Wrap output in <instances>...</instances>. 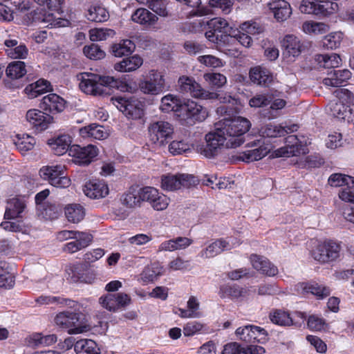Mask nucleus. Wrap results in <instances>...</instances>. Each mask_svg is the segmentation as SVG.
Here are the masks:
<instances>
[{
	"label": "nucleus",
	"instance_id": "nucleus-35",
	"mask_svg": "<svg viewBox=\"0 0 354 354\" xmlns=\"http://www.w3.org/2000/svg\"><path fill=\"white\" fill-rule=\"evenodd\" d=\"M315 60L320 68H335L342 64V59L339 55L332 53L330 55L318 54L315 56Z\"/></svg>",
	"mask_w": 354,
	"mask_h": 354
},
{
	"label": "nucleus",
	"instance_id": "nucleus-24",
	"mask_svg": "<svg viewBox=\"0 0 354 354\" xmlns=\"http://www.w3.org/2000/svg\"><path fill=\"white\" fill-rule=\"evenodd\" d=\"M83 190L86 196L93 199L104 198L109 194L107 185L97 180L87 182Z\"/></svg>",
	"mask_w": 354,
	"mask_h": 354
},
{
	"label": "nucleus",
	"instance_id": "nucleus-34",
	"mask_svg": "<svg viewBox=\"0 0 354 354\" xmlns=\"http://www.w3.org/2000/svg\"><path fill=\"white\" fill-rule=\"evenodd\" d=\"M143 60L139 55H135L122 59V61L115 63V70L120 72H130L136 71L142 66Z\"/></svg>",
	"mask_w": 354,
	"mask_h": 354
},
{
	"label": "nucleus",
	"instance_id": "nucleus-26",
	"mask_svg": "<svg viewBox=\"0 0 354 354\" xmlns=\"http://www.w3.org/2000/svg\"><path fill=\"white\" fill-rule=\"evenodd\" d=\"M269 8L278 21H286L292 14L290 5L285 0H274L269 3Z\"/></svg>",
	"mask_w": 354,
	"mask_h": 354
},
{
	"label": "nucleus",
	"instance_id": "nucleus-16",
	"mask_svg": "<svg viewBox=\"0 0 354 354\" xmlns=\"http://www.w3.org/2000/svg\"><path fill=\"white\" fill-rule=\"evenodd\" d=\"M308 152L306 143H304L297 136L290 135L285 138V146L277 151L278 156H297Z\"/></svg>",
	"mask_w": 354,
	"mask_h": 354
},
{
	"label": "nucleus",
	"instance_id": "nucleus-12",
	"mask_svg": "<svg viewBox=\"0 0 354 354\" xmlns=\"http://www.w3.org/2000/svg\"><path fill=\"white\" fill-rule=\"evenodd\" d=\"M114 101L117 108L128 118L138 120L144 115V105L142 102L135 97H118L115 98Z\"/></svg>",
	"mask_w": 354,
	"mask_h": 354
},
{
	"label": "nucleus",
	"instance_id": "nucleus-50",
	"mask_svg": "<svg viewBox=\"0 0 354 354\" xmlns=\"http://www.w3.org/2000/svg\"><path fill=\"white\" fill-rule=\"evenodd\" d=\"M17 149L21 153H24L28 151L32 150L35 145V139L28 135H23L20 137L19 135L17 136L16 140L14 142Z\"/></svg>",
	"mask_w": 354,
	"mask_h": 354
},
{
	"label": "nucleus",
	"instance_id": "nucleus-5",
	"mask_svg": "<svg viewBox=\"0 0 354 354\" xmlns=\"http://www.w3.org/2000/svg\"><path fill=\"white\" fill-rule=\"evenodd\" d=\"M207 109L197 102L187 100L183 101L178 117L187 125H193L196 122H203L207 117Z\"/></svg>",
	"mask_w": 354,
	"mask_h": 354
},
{
	"label": "nucleus",
	"instance_id": "nucleus-10",
	"mask_svg": "<svg viewBox=\"0 0 354 354\" xmlns=\"http://www.w3.org/2000/svg\"><path fill=\"white\" fill-rule=\"evenodd\" d=\"M196 184L195 177L187 174H168L161 177V187L164 190L174 191L181 187L189 188Z\"/></svg>",
	"mask_w": 354,
	"mask_h": 354
},
{
	"label": "nucleus",
	"instance_id": "nucleus-29",
	"mask_svg": "<svg viewBox=\"0 0 354 354\" xmlns=\"http://www.w3.org/2000/svg\"><path fill=\"white\" fill-rule=\"evenodd\" d=\"M63 210V206L55 202H48L45 205L39 206L37 210L39 216L46 220H55L59 217Z\"/></svg>",
	"mask_w": 354,
	"mask_h": 354
},
{
	"label": "nucleus",
	"instance_id": "nucleus-61",
	"mask_svg": "<svg viewBox=\"0 0 354 354\" xmlns=\"http://www.w3.org/2000/svg\"><path fill=\"white\" fill-rule=\"evenodd\" d=\"M328 26L324 23L306 22L303 25V28L305 32L314 33V34H322L325 33L328 30Z\"/></svg>",
	"mask_w": 354,
	"mask_h": 354
},
{
	"label": "nucleus",
	"instance_id": "nucleus-45",
	"mask_svg": "<svg viewBox=\"0 0 354 354\" xmlns=\"http://www.w3.org/2000/svg\"><path fill=\"white\" fill-rule=\"evenodd\" d=\"M86 17L91 21L101 23L109 19V13L104 7L93 6L88 9Z\"/></svg>",
	"mask_w": 354,
	"mask_h": 354
},
{
	"label": "nucleus",
	"instance_id": "nucleus-63",
	"mask_svg": "<svg viewBox=\"0 0 354 354\" xmlns=\"http://www.w3.org/2000/svg\"><path fill=\"white\" fill-rule=\"evenodd\" d=\"M185 51L190 55H195L204 51L206 46L202 43L195 41H187L183 45Z\"/></svg>",
	"mask_w": 354,
	"mask_h": 354
},
{
	"label": "nucleus",
	"instance_id": "nucleus-9",
	"mask_svg": "<svg viewBox=\"0 0 354 354\" xmlns=\"http://www.w3.org/2000/svg\"><path fill=\"white\" fill-rule=\"evenodd\" d=\"M98 154L99 149L93 145L84 147L73 145L69 149V156L73 158V162L80 166H88L96 160Z\"/></svg>",
	"mask_w": 354,
	"mask_h": 354
},
{
	"label": "nucleus",
	"instance_id": "nucleus-52",
	"mask_svg": "<svg viewBox=\"0 0 354 354\" xmlns=\"http://www.w3.org/2000/svg\"><path fill=\"white\" fill-rule=\"evenodd\" d=\"M6 263H0V287L11 288L15 283V277L6 267Z\"/></svg>",
	"mask_w": 354,
	"mask_h": 354
},
{
	"label": "nucleus",
	"instance_id": "nucleus-38",
	"mask_svg": "<svg viewBox=\"0 0 354 354\" xmlns=\"http://www.w3.org/2000/svg\"><path fill=\"white\" fill-rule=\"evenodd\" d=\"M136 48L135 44L130 39H123L111 46L112 54L115 57L129 56Z\"/></svg>",
	"mask_w": 354,
	"mask_h": 354
},
{
	"label": "nucleus",
	"instance_id": "nucleus-39",
	"mask_svg": "<svg viewBox=\"0 0 354 354\" xmlns=\"http://www.w3.org/2000/svg\"><path fill=\"white\" fill-rule=\"evenodd\" d=\"M50 89V83L48 80L39 79L37 82L28 85L25 91L29 97L35 98Z\"/></svg>",
	"mask_w": 354,
	"mask_h": 354
},
{
	"label": "nucleus",
	"instance_id": "nucleus-31",
	"mask_svg": "<svg viewBox=\"0 0 354 354\" xmlns=\"http://www.w3.org/2000/svg\"><path fill=\"white\" fill-rule=\"evenodd\" d=\"M283 46L286 53L293 57H298L306 47L298 37L290 35L285 37Z\"/></svg>",
	"mask_w": 354,
	"mask_h": 354
},
{
	"label": "nucleus",
	"instance_id": "nucleus-41",
	"mask_svg": "<svg viewBox=\"0 0 354 354\" xmlns=\"http://www.w3.org/2000/svg\"><path fill=\"white\" fill-rule=\"evenodd\" d=\"M80 133L83 138L90 137L97 140L104 139L107 136V133L104 131V127L95 123L81 128Z\"/></svg>",
	"mask_w": 354,
	"mask_h": 354
},
{
	"label": "nucleus",
	"instance_id": "nucleus-6",
	"mask_svg": "<svg viewBox=\"0 0 354 354\" xmlns=\"http://www.w3.org/2000/svg\"><path fill=\"white\" fill-rule=\"evenodd\" d=\"M39 176L45 180L58 188H66L71 185V180L66 176L65 167L62 165L43 167L39 169Z\"/></svg>",
	"mask_w": 354,
	"mask_h": 354
},
{
	"label": "nucleus",
	"instance_id": "nucleus-20",
	"mask_svg": "<svg viewBox=\"0 0 354 354\" xmlns=\"http://www.w3.org/2000/svg\"><path fill=\"white\" fill-rule=\"evenodd\" d=\"M66 101L56 93H49L44 96L40 102L41 109L49 113L62 112L66 108Z\"/></svg>",
	"mask_w": 354,
	"mask_h": 354
},
{
	"label": "nucleus",
	"instance_id": "nucleus-14",
	"mask_svg": "<svg viewBox=\"0 0 354 354\" xmlns=\"http://www.w3.org/2000/svg\"><path fill=\"white\" fill-rule=\"evenodd\" d=\"M226 140L227 137L223 135L219 130L215 129L214 132L206 134L205 144L200 147L201 153L208 158L216 156Z\"/></svg>",
	"mask_w": 354,
	"mask_h": 354
},
{
	"label": "nucleus",
	"instance_id": "nucleus-56",
	"mask_svg": "<svg viewBox=\"0 0 354 354\" xmlns=\"http://www.w3.org/2000/svg\"><path fill=\"white\" fill-rule=\"evenodd\" d=\"M84 55L93 60L101 59L105 57V53L101 48L95 44H91L88 46H85L83 48Z\"/></svg>",
	"mask_w": 354,
	"mask_h": 354
},
{
	"label": "nucleus",
	"instance_id": "nucleus-28",
	"mask_svg": "<svg viewBox=\"0 0 354 354\" xmlns=\"http://www.w3.org/2000/svg\"><path fill=\"white\" fill-rule=\"evenodd\" d=\"M26 207V204L24 198H11L8 202L4 217L8 219L22 218Z\"/></svg>",
	"mask_w": 354,
	"mask_h": 354
},
{
	"label": "nucleus",
	"instance_id": "nucleus-42",
	"mask_svg": "<svg viewBox=\"0 0 354 354\" xmlns=\"http://www.w3.org/2000/svg\"><path fill=\"white\" fill-rule=\"evenodd\" d=\"M176 1L183 3L190 8H194L189 12L188 17H202L209 13L210 9L207 6H201V0H176Z\"/></svg>",
	"mask_w": 354,
	"mask_h": 354
},
{
	"label": "nucleus",
	"instance_id": "nucleus-62",
	"mask_svg": "<svg viewBox=\"0 0 354 354\" xmlns=\"http://www.w3.org/2000/svg\"><path fill=\"white\" fill-rule=\"evenodd\" d=\"M239 28L250 35H254L263 31V27L255 21H245L240 25Z\"/></svg>",
	"mask_w": 354,
	"mask_h": 354
},
{
	"label": "nucleus",
	"instance_id": "nucleus-21",
	"mask_svg": "<svg viewBox=\"0 0 354 354\" xmlns=\"http://www.w3.org/2000/svg\"><path fill=\"white\" fill-rule=\"evenodd\" d=\"M306 314L303 312L296 311L293 317H291L288 312L282 310H275L270 314L271 322L280 326H290L297 324L295 322L296 317L299 318L302 323L306 319Z\"/></svg>",
	"mask_w": 354,
	"mask_h": 354
},
{
	"label": "nucleus",
	"instance_id": "nucleus-30",
	"mask_svg": "<svg viewBox=\"0 0 354 354\" xmlns=\"http://www.w3.org/2000/svg\"><path fill=\"white\" fill-rule=\"evenodd\" d=\"M230 243L223 239H216L205 249L202 250L199 255L202 258H212L226 250H230Z\"/></svg>",
	"mask_w": 354,
	"mask_h": 354
},
{
	"label": "nucleus",
	"instance_id": "nucleus-3",
	"mask_svg": "<svg viewBox=\"0 0 354 354\" xmlns=\"http://www.w3.org/2000/svg\"><path fill=\"white\" fill-rule=\"evenodd\" d=\"M71 310L59 313L55 317V323L62 328L66 329L69 334L86 332L91 327L87 324L86 315L80 310V306L69 307Z\"/></svg>",
	"mask_w": 354,
	"mask_h": 354
},
{
	"label": "nucleus",
	"instance_id": "nucleus-44",
	"mask_svg": "<svg viewBox=\"0 0 354 354\" xmlns=\"http://www.w3.org/2000/svg\"><path fill=\"white\" fill-rule=\"evenodd\" d=\"M36 302L39 304H59L68 307H75L77 301L62 297L41 295L36 299Z\"/></svg>",
	"mask_w": 354,
	"mask_h": 354
},
{
	"label": "nucleus",
	"instance_id": "nucleus-33",
	"mask_svg": "<svg viewBox=\"0 0 354 354\" xmlns=\"http://www.w3.org/2000/svg\"><path fill=\"white\" fill-rule=\"evenodd\" d=\"M121 203L127 208H134L140 206L141 201L139 189L137 186L130 187L120 196Z\"/></svg>",
	"mask_w": 354,
	"mask_h": 354
},
{
	"label": "nucleus",
	"instance_id": "nucleus-37",
	"mask_svg": "<svg viewBox=\"0 0 354 354\" xmlns=\"http://www.w3.org/2000/svg\"><path fill=\"white\" fill-rule=\"evenodd\" d=\"M64 212L67 220L73 223L80 222L85 216V210L80 204H68L64 207Z\"/></svg>",
	"mask_w": 354,
	"mask_h": 354
},
{
	"label": "nucleus",
	"instance_id": "nucleus-48",
	"mask_svg": "<svg viewBox=\"0 0 354 354\" xmlns=\"http://www.w3.org/2000/svg\"><path fill=\"white\" fill-rule=\"evenodd\" d=\"M140 3L147 6L160 17H167L168 10L166 7V0H136Z\"/></svg>",
	"mask_w": 354,
	"mask_h": 354
},
{
	"label": "nucleus",
	"instance_id": "nucleus-57",
	"mask_svg": "<svg viewBox=\"0 0 354 354\" xmlns=\"http://www.w3.org/2000/svg\"><path fill=\"white\" fill-rule=\"evenodd\" d=\"M162 274V268L158 264L153 263L145 268L142 273V278L145 281H153Z\"/></svg>",
	"mask_w": 354,
	"mask_h": 354
},
{
	"label": "nucleus",
	"instance_id": "nucleus-22",
	"mask_svg": "<svg viewBox=\"0 0 354 354\" xmlns=\"http://www.w3.org/2000/svg\"><path fill=\"white\" fill-rule=\"evenodd\" d=\"M249 290L236 283H225L219 287L218 295L221 299L236 300L248 295Z\"/></svg>",
	"mask_w": 354,
	"mask_h": 354
},
{
	"label": "nucleus",
	"instance_id": "nucleus-60",
	"mask_svg": "<svg viewBox=\"0 0 354 354\" xmlns=\"http://www.w3.org/2000/svg\"><path fill=\"white\" fill-rule=\"evenodd\" d=\"M272 97L268 94H257L252 97L249 101V104L252 107H263L270 104Z\"/></svg>",
	"mask_w": 354,
	"mask_h": 354
},
{
	"label": "nucleus",
	"instance_id": "nucleus-43",
	"mask_svg": "<svg viewBox=\"0 0 354 354\" xmlns=\"http://www.w3.org/2000/svg\"><path fill=\"white\" fill-rule=\"evenodd\" d=\"M303 290L306 293H311L319 299H322L330 294L328 287L319 285L315 282L303 283Z\"/></svg>",
	"mask_w": 354,
	"mask_h": 354
},
{
	"label": "nucleus",
	"instance_id": "nucleus-8",
	"mask_svg": "<svg viewBox=\"0 0 354 354\" xmlns=\"http://www.w3.org/2000/svg\"><path fill=\"white\" fill-rule=\"evenodd\" d=\"M337 8V3L321 0H303L299 6V10L302 13L322 17L334 13Z\"/></svg>",
	"mask_w": 354,
	"mask_h": 354
},
{
	"label": "nucleus",
	"instance_id": "nucleus-64",
	"mask_svg": "<svg viewBox=\"0 0 354 354\" xmlns=\"http://www.w3.org/2000/svg\"><path fill=\"white\" fill-rule=\"evenodd\" d=\"M307 325L309 329L315 331H321L324 329L326 321L324 319L315 315H310L307 320Z\"/></svg>",
	"mask_w": 354,
	"mask_h": 354
},
{
	"label": "nucleus",
	"instance_id": "nucleus-40",
	"mask_svg": "<svg viewBox=\"0 0 354 354\" xmlns=\"http://www.w3.org/2000/svg\"><path fill=\"white\" fill-rule=\"evenodd\" d=\"M182 104L183 102L180 99L169 94L162 98L160 108L164 112L174 111L178 115L181 111Z\"/></svg>",
	"mask_w": 354,
	"mask_h": 354
},
{
	"label": "nucleus",
	"instance_id": "nucleus-17",
	"mask_svg": "<svg viewBox=\"0 0 354 354\" xmlns=\"http://www.w3.org/2000/svg\"><path fill=\"white\" fill-rule=\"evenodd\" d=\"M165 80L162 74L155 70H151L145 80L140 83V90L146 93L157 95L164 89Z\"/></svg>",
	"mask_w": 354,
	"mask_h": 354
},
{
	"label": "nucleus",
	"instance_id": "nucleus-51",
	"mask_svg": "<svg viewBox=\"0 0 354 354\" xmlns=\"http://www.w3.org/2000/svg\"><path fill=\"white\" fill-rule=\"evenodd\" d=\"M328 111L330 115L339 120H344L348 106L339 101H331L328 103Z\"/></svg>",
	"mask_w": 354,
	"mask_h": 354
},
{
	"label": "nucleus",
	"instance_id": "nucleus-49",
	"mask_svg": "<svg viewBox=\"0 0 354 354\" xmlns=\"http://www.w3.org/2000/svg\"><path fill=\"white\" fill-rule=\"evenodd\" d=\"M57 340V337L55 334L44 335L41 333H35L30 336L29 344L33 346H50L55 343Z\"/></svg>",
	"mask_w": 354,
	"mask_h": 354
},
{
	"label": "nucleus",
	"instance_id": "nucleus-4",
	"mask_svg": "<svg viewBox=\"0 0 354 354\" xmlns=\"http://www.w3.org/2000/svg\"><path fill=\"white\" fill-rule=\"evenodd\" d=\"M194 23L200 28L207 27L205 37L213 43H225L227 37L234 33V28L231 26L227 20L221 17L213 18L206 21L199 20Z\"/></svg>",
	"mask_w": 354,
	"mask_h": 354
},
{
	"label": "nucleus",
	"instance_id": "nucleus-7",
	"mask_svg": "<svg viewBox=\"0 0 354 354\" xmlns=\"http://www.w3.org/2000/svg\"><path fill=\"white\" fill-rule=\"evenodd\" d=\"M179 91L182 93H189L195 98L202 100H214L218 97L215 92L203 89L193 77L181 76L178 81Z\"/></svg>",
	"mask_w": 354,
	"mask_h": 354
},
{
	"label": "nucleus",
	"instance_id": "nucleus-53",
	"mask_svg": "<svg viewBox=\"0 0 354 354\" xmlns=\"http://www.w3.org/2000/svg\"><path fill=\"white\" fill-rule=\"evenodd\" d=\"M250 330V343L263 344L268 340V333L263 328L251 325Z\"/></svg>",
	"mask_w": 354,
	"mask_h": 354
},
{
	"label": "nucleus",
	"instance_id": "nucleus-32",
	"mask_svg": "<svg viewBox=\"0 0 354 354\" xmlns=\"http://www.w3.org/2000/svg\"><path fill=\"white\" fill-rule=\"evenodd\" d=\"M158 17L146 8H140L134 11L131 15L133 22L145 26H151L158 21Z\"/></svg>",
	"mask_w": 354,
	"mask_h": 354
},
{
	"label": "nucleus",
	"instance_id": "nucleus-11",
	"mask_svg": "<svg viewBox=\"0 0 354 354\" xmlns=\"http://www.w3.org/2000/svg\"><path fill=\"white\" fill-rule=\"evenodd\" d=\"M149 140L156 145H163L167 140L171 138L174 133V127L171 124L166 121H156L151 122L148 127Z\"/></svg>",
	"mask_w": 354,
	"mask_h": 354
},
{
	"label": "nucleus",
	"instance_id": "nucleus-46",
	"mask_svg": "<svg viewBox=\"0 0 354 354\" xmlns=\"http://www.w3.org/2000/svg\"><path fill=\"white\" fill-rule=\"evenodd\" d=\"M71 138L66 135H62L58 136L57 138L50 143L51 147L54 151V153L57 156H61L69 152V149L72 145H71Z\"/></svg>",
	"mask_w": 354,
	"mask_h": 354
},
{
	"label": "nucleus",
	"instance_id": "nucleus-13",
	"mask_svg": "<svg viewBox=\"0 0 354 354\" xmlns=\"http://www.w3.org/2000/svg\"><path fill=\"white\" fill-rule=\"evenodd\" d=\"M340 246L333 241H326L319 244L312 252L315 260L321 263L335 261L339 256Z\"/></svg>",
	"mask_w": 354,
	"mask_h": 354
},
{
	"label": "nucleus",
	"instance_id": "nucleus-23",
	"mask_svg": "<svg viewBox=\"0 0 354 354\" xmlns=\"http://www.w3.org/2000/svg\"><path fill=\"white\" fill-rule=\"evenodd\" d=\"M250 259L252 267L260 273L268 277H274L277 274V267L272 263L266 257L252 254Z\"/></svg>",
	"mask_w": 354,
	"mask_h": 354
},
{
	"label": "nucleus",
	"instance_id": "nucleus-15",
	"mask_svg": "<svg viewBox=\"0 0 354 354\" xmlns=\"http://www.w3.org/2000/svg\"><path fill=\"white\" fill-rule=\"evenodd\" d=\"M102 306L111 312L124 309L131 303L130 296L124 292L109 293L99 299Z\"/></svg>",
	"mask_w": 354,
	"mask_h": 354
},
{
	"label": "nucleus",
	"instance_id": "nucleus-1",
	"mask_svg": "<svg viewBox=\"0 0 354 354\" xmlns=\"http://www.w3.org/2000/svg\"><path fill=\"white\" fill-rule=\"evenodd\" d=\"M79 86L86 94L93 95H110L115 88L122 92H129L131 86L126 82L111 76H102L95 73H83L78 75Z\"/></svg>",
	"mask_w": 354,
	"mask_h": 354
},
{
	"label": "nucleus",
	"instance_id": "nucleus-47",
	"mask_svg": "<svg viewBox=\"0 0 354 354\" xmlns=\"http://www.w3.org/2000/svg\"><path fill=\"white\" fill-rule=\"evenodd\" d=\"M27 73L26 64L22 61H14L10 63L6 70V75L12 80L19 79Z\"/></svg>",
	"mask_w": 354,
	"mask_h": 354
},
{
	"label": "nucleus",
	"instance_id": "nucleus-18",
	"mask_svg": "<svg viewBox=\"0 0 354 354\" xmlns=\"http://www.w3.org/2000/svg\"><path fill=\"white\" fill-rule=\"evenodd\" d=\"M27 121L37 131L41 132L47 129L54 122V118L47 112L39 109H30L26 115Z\"/></svg>",
	"mask_w": 354,
	"mask_h": 354
},
{
	"label": "nucleus",
	"instance_id": "nucleus-25",
	"mask_svg": "<svg viewBox=\"0 0 354 354\" xmlns=\"http://www.w3.org/2000/svg\"><path fill=\"white\" fill-rule=\"evenodd\" d=\"M330 75L323 80V83L326 86L333 87L343 86L347 81L351 77V72L348 69L333 70L328 73Z\"/></svg>",
	"mask_w": 354,
	"mask_h": 354
},
{
	"label": "nucleus",
	"instance_id": "nucleus-58",
	"mask_svg": "<svg viewBox=\"0 0 354 354\" xmlns=\"http://www.w3.org/2000/svg\"><path fill=\"white\" fill-rule=\"evenodd\" d=\"M284 131L281 125L268 124L261 127L259 133L263 137L276 138L281 137V132Z\"/></svg>",
	"mask_w": 354,
	"mask_h": 354
},
{
	"label": "nucleus",
	"instance_id": "nucleus-54",
	"mask_svg": "<svg viewBox=\"0 0 354 354\" xmlns=\"http://www.w3.org/2000/svg\"><path fill=\"white\" fill-rule=\"evenodd\" d=\"M328 184L332 187H344L347 184L354 183V177L342 174H333L328 178Z\"/></svg>",
	"mask_w": 354,
	"mask_h": 354
},
{
	"label": "nucleus",
	"instance_id": "nucleus-2",
	"mask_svg": "<svg viewBox=\"0 0 354 354\" xmlns=\"http://www.w3.org/2000/svg\"><path fill=\"white\" fill-rule=\"evenodd\" d=\"M250 122L242 117L224 118L215 124L216 129L227 137V140L229 138L225 144L227 147L232 148L239 147L243 142L241 136L250 129Z\"/></svg>",
	"mask_w": 354,
	"mask_h": 354
},
{
	"label": "nucleus",
	"instance_id": "nucleus-55",
	"mask_svg": "<svg viewBox=\"0 0 354 354\" xmlns=\"http://www.w3.org/2000/svg\"><path fill=\"white\" fill-rule=\"evenodd\" d=\"M115 32L110 28H93L89 31V37L91 41H103L109 37H113Z\"/></svg>",
	"mask_w": 354,
	"mask_h": 354
},
{
	"label": "nucleus",
	"instance_id": "nucleus-27",
	"mask_svg": "<svg viewBox=\"0 0 354 354\" xmlns=\"http://www.w3.org/2000/svg\"><path fill=\"white\" fill-rule=\"evenodd\" d=\"M249 75L254 84L261 86H268L273 81L272 73L267 68L261 66L252 68Z\"/></svg>",
	"mask_w": 354,
	"mask_h": 354
},
{
	"label": "nucleus",
	"instance_id": "nucleus-19",
	"mask_svg": "<svg viewBox=\"0 0 354 354\" xmlns=\"http://www.w3.org/2000/svg\"><path fill=\"white\" fill-rule=\"evenodd\" d=\"M264 142L261 140H255L247 144L249 149L243 151L241 158L243 161L250 162L261 160L265 157L270 151V149L264 146Z\"/></svg>",
	"mask_w": 354,
	"mask_h": 354
},
{
	"label": "nucleus",
	"instance_id": "nucleus-36",
	"mask_svg": "<svg viewBox=\"0 0 354 354\" xmlns=\"http://www.w3.org/2000/svg\"><path fill=\"white\" fill-rule=\"evenodd\" d=\"M77 354H100V348L96 342L90 339H81L74 345Z\"/></svg>",
	"mask_w": 354,
	"mask_h": 354
},
{
	"label": "nucleus",
	"instance_id": "nucleus-59",
	"mask_svg": "<svg viewBox=\"0 0 354 354\" xmlns=\"http://www.w3.org/2000/svg\"><path fill=\"white\" fill-rule=\"evenodd\" d=\"M342 39V33H330L324 37L322 40L323 46L328 49H335L340 46Z\"/></svg>",
	"mask_w": 354,
	"mask_h": 354
}]
</instances>
